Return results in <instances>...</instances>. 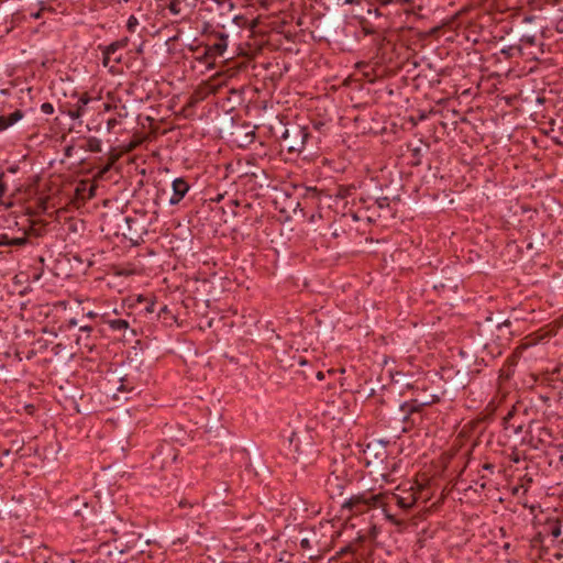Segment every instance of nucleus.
Here are the masks:
<instances>
[{
	"label": "nucleus",
	"mask_w": 563,
	"mask_h": 563,
	"mask_svg": "<svg viewBox=\"0 0 563 563\" xmlns=\"http://www.w3.org/2000/svg\"><path fill=\"white\" fill-rule=\"evenodd\" d=\"M273 136L279 140L282 150L288 154L309 158L318 150L320 136L314 135L308 125H300L295 122H284L278 117L269 124Z\"/></svg>",
	"instance_id": "1"
},
{
	"label": "nucleus",
	"mask_w": 563,
	"mask_h": 563,
	"mask_svg": "<svg viewBox=\"0 0 563 563\" xmlns=\"http://www.w3.org/2000/svg\"><path fill=\"white\" fill-rule=\"evenodd\" d=\"M474 331L477 335V344L482 345L481 364L485 366L503 354L512 338L511 321L501 320L493 313L483 321H477Z\"/></svg>",
	"instance_id": "2"
},
{
	"label": "nucleus",
	"mask_w": 563,
	"mask_h": 563,
	"mask_svg": "<svg viewBox=\"0 0 563 563\" xmlns=\"http://www.w3.org/2000/svg\"><path fill=\"white\" fill-rule=\"evenodd\" d=\"M225 74L227 73H214L208 80L198 85L183 108V113L186 118L192 117L196 106L209 95H218L223 88H227Z\"/></svg>",
	"instance_id": "3"
},
{
	"label": "nucleus",
	"mask_w": 563,
	"mask_h": 563,
	"mask_svg": "<svg viewBox=\"0 0 563 563\" xmlns=\"http://www.w3.org/2000/svg\"><path fill=\"white\" fill-rule=\"evenodd\" d=\"M440 398L437 395H431L424 400L412 399L400 404L399 409L402 412V422L410 426L420 423L422 421V409L438 402ZM404 431H407V426L404 427Z\"/></svg>",
	"instance_id": "4"
},
{
	"label": "nucleus",
	"mask_w": 563,
	"mask_h": 563,
	"mask_svg": "<svg viewBox=\"0 0 563 563\" xmlns=\"http://www.w3.org/2000/svg\"><path fill=\"white\" fill-rule=\"evenodd\" d=\"M342 507L347 509L353 515H361L373 508H380L379 494H373L365 490L347 498Z\"/></svg>",
	"instance_id": "5"
},
{
	"label": "nucleus",
	"mask_w": 563,
	"mask_h": 563,
	"mask_svg": "<svg viewBox=\"0 0 563 563\" xmlns=\"http://www.w3.org/2000/svg\"><path fill=\"white\" fill-rule=\"evenodd\" d=\"M95 521L98 528L96 530L97 534L101 536V539H104V542H109L119 536L124 528H126V523L115 515L114 511L108 512L104 518L95 517Z\"/></svg>",
	"instance_id": "6"
},
{
	"label": "nucleus",
	"mask_w": 563,
	"mask_h": 563,
	"mask_svg": "<svg viewBox=\"0 0 563 563\" xmlns=\"http://www.w3.org/2000/svg\"><path fill=\"white\" fill-rule=\"evenodd\" d=\"M96 504L88 503L85 497L76 496L67 503L66 509L68 515L77 518L79 521L96 525Z\"/></svg>",
	"instance_id": "7"
},
{
	"label": "nucleus",
	"mask_w": 563,
	"mask_h": 563,
	"mask_svg": "<svg viewBox=\"0 0 563 563\" xmlns=\"http://www.w3.org/2000/svg\"><path fill=\"white\" fill-rule=\"evenodd\" d=\"M380 498V508L385 515V518L393 525H401V520L397 519V515L393 514L391 506L395 505L402 511H408L409 508L407 507L404 498H400V494L397 492H384L379 493Z\"/></svg>",
	"instance_id": "8"
},
{
	"label": "nucleus",
	"mask_w": 563,
	"mask_h": 563,
	"mask_svg": "<svg viewBox=\"0 0 563 563\" xmlns=\"http://www.w3.org/2000/svg\"><path fill=\"white\" fill-rule=\"evenodd\" d=\"M128 43L129 38L123 37L106 46L102 51V65L108 67L109 70H119L114 64L121 63L122 53L120 51L124 49Z\"/></svg>",
	"instance_id": "9"
},
{
	"label": "nucleus",
	"mask_w": 563,
	"mask_h": 563,
	"mask_svg": "<svg viewBox=\"0 0 563 563\" xmlns=\"http://www.w3.org/2000/svg\"><path fill=\"white\" fill-rule=\"evenodd\" d=\"M230 135L231 142L235 143L239 147H246L255 139V132L249 123H233Z\"/></svg>",
	"instance_id": "10"
},
{
	"label": "nucleus",
	"mask_w": 563,
	"mask_h": 563,
	"mask_svg": "<svg viewBox=\"0 0 563 563\" xmlns=\"http://www.w3.org/2000/svg\"><path fill=\"white\" fill-rule=\"evenodd\" d=\"M142 539V534L135 531H126L125 528L122 532L113 539L114 542H120V544L115 545V550L119 553L123 554L133 549L137 548V542Z\"/></svg>",
	"instance_id": "11"
},
{
	"label": "nucleus",
	"mask_w": 563,
	"mask_h": 563,
	"mask_svg": "<svg viewBox=\"0 0 563 563\" xmlns=\"http://www.w3.org/2000/svg\"><path fill=\"white\" fill-rule=\"evenodd\" d=\"M124 221L126 223L128 233L124 235L131 241L133 245H139L140 242L143 241V235L147 233L146 228L143 225L137 218L125 217Z\"/></svg>",
	"instance_id": "12"
},
{
	"label": "nucleus",
	"mask_w": 563,
	"mask_h": 563,
	"mask_svg": "<svg viewBox=\"0 0 563 563\" xmlns=\"http://www.w3.org/2000/svg\"><path fill=\"white\" fill-rule=\"evenodd\" d=\"M228 47V35L224 33H217L213 37H209V43L207 44V55L211 57L223 56L224 52Z\"/></svg>",
	"instance_id": "13"
},
{
	"label": "nucleus",
	"mask_w": 563,
	"mask_h": 563,
	"mask_svg": "<svg viewBox=\"0 0 563 563\" xmlns=\"http://www.w3.org/2000/svg\"><path fill=\"white\" fill-rule=\"evenodd\" d=\"M363 78H366L368 82H373L376 79V73H351L343 79V86L350 87L353 90H362Z\"/></svg>",
	"instance_id": "14"
},
{
	"label": "nucleus",
	"mask_w": 563,
	"mask_h": 563,
	"mask_svg": "<svg viewBox=\"0 0 563 563\" xmlns=\"http://www.w3.org/2000/svg\"><path fill=\"white\" fill-rule=\"evenodd\" d=\"M283 73H272L271 76H263L262 79L258 78V75H255L254 87L256 91H266L267 93H273L276 89L277 81L282 78Z\"/></svg>",
	"instance_id": "15"
},
{
	"label": "nucleus",
	"mask_w": 563,
	"mask_h": 563,
	"mask_svg": "<svg viewBox=\"0 0 563 563\" xmlns=\"http://www.w3.org/2000/svg\"><path fill=\"white\" fill-rule=\"evenodd\" d=\"M172 188L173 195L169 199V203L172 206H176L184 199L186 194L189 191L190 186L184 177H178L173 180Z\"/></svg>",
	"instance_id": "16"
},
{
	"label": "nucleus",
	"mask_w": 563,
	"mask_h": 563,
	"mask_svg": "<svg viewBox=\"0 0 563 563\" xmlns=\"http://www.w3.org/2000/svg\"><path fill=\"white\" fill-rule=\"evenodd\" d=\"M509 73H489L487 77H481V84L479 86H486V90L488 92L492 91H498L499 88L497 87L498 84H501L504 78H507Z\"/></svg>",
	"instance_id": "17"
},
{
	"label": "nucleus",
	"mask_w": 563,
	"mask_h": 563,
	"mask_svg": "<svg viewBox=\"0 0 563 563\" xmlns=\"http://www.w3.org/2000/svg\"><path fill=\"white\" fill-rule=\"evenodd\" d=\"M290 445L294 446V451L298 454V457L306 459L309 454L316 452L312 443L307 441L305 446H301V441L296 432L292 433L289 439Z\"/></svg>",
	"instance_id": "18"
},
{
	"label": "nucleus",
	"mask_w": 563,
	"mask_h": 563,
	"mask_svg": "<svg viewBox=\"0 0 563 563\" xmlns=\"http://www.w3.org/2000/svg\"><path fill=\"white\" fill-rule=\"evenodd\" d=\"M396 391L393 386L383 385L379 391L376 393L374 389L371 390L368 397H375L377 402L380 405H389L395 396Z\"/></svg>",
	"instance_id": "19"
},
{
	"label": "nucleus",
	"mask_w": 563,
	"mask_h": 563,
	"mask_svg": "<svg viewBox=\"0 0 563 563\" xmlns=\"http://www.w3.org/2000/svg\"><path fill=\"white\" fill-rule=\"evenodd\" d=\"M442 73H431V78L429 79L428 78V75L427 73H418L413 78H412V81H413V86L417 88V89H420L422 88L424 85H427L428 87H431L434 82H440V79H439V76L441 75Z\"/></svg>",
	"instance_id": "20"
},
{
	"label": "nucleus",
	"mask_w": 563,
	"mask_h": 563,
	"mask_svg": "<svg viewBox=\"0 0 563 563\" xmlns=\"http://www.w3.org/2000/svg\"><path fill=\"white\" fill-rule=\"evenodd\" d=\"M395 492L400 494V498H404L409 510L416 505L418 497L416 492L413 490L412 485H409L408 487H402L401 485H399L397 486Z\"/></svg>",
	"instance_id": "21"
},
{
	"label": "nucleus",
	"mask_w": 563,
	"mask_h": 563,
	"mask_svg": "<svg viewBox=\"0 0 563 563\" xmlns=\"http://www.w3.org/2000/svg\"><path fill=\"white\" fill-rule=\"evenodd\" d=\"M29 243L26 233H22L21 236H10L7 233L0 234V246H24Z\"/></svg>",
	"instance_id": "22"
},
{
	"label": "nucleus",
	"mask_w": 563,
	"mask_h": 563,
	"mask_svg": "<svg viewBox=\"0 0 563 563\" xmlns=\"http://www.w3.org/2000/svg\"><path fill=\"white\" fill-rule=\"evenodd\" d=\"M345 487V481L341 479L339 476L333 473L327 479V488L331 494L338 493L342 495V492Z\"/></svg>",
	"instance_id": "23"
},
{
	"label": "nucleus",
	"mask_w": 563,
	"mask_h": 563,
	"mask_svg": "<svg viewBox=\"0 0 563 563\" xmlns=\"http://www.w3.org/2000/svg\"><path fill=\"white\" fill-rule=\"evenodd\" d=\"M117 115L114 118H109L106 123H107V132L108 133H111L114 131L115 126L121 124V120L123 118H125L128 115V111L125 109V107H120V109L117 110Z\"/></svg>",
	"instance_id": "24"
},
{
	"label": "nucleus",
	"mask_w": 563,
	"mask_h": 563,
	"mask_svg": "<svg viewBox=\"0 0 563 563\" xmlns=\"http://www.w3.org/2000/svg\"><path fill=\"white\" fill-rule=\"evenodd\" d=\"M332 121V119L330 117H328L327 114H324L323 117L321 118H311V124H312V129L317 132L316 135H319L321 137V135L323 134V131L324 129L328 126V124Z\"/></svg>",
	"instance_id": "25"
},
{
	"label": "nucleus",
	"mask_w": 563,
	"mask_h": 563,
	"mask_svg": "<svg viewBox=\"0 0 563 563\" xmlns=\"http://www.w3.org/2000/svg\"><path fill=\"white\" fill-rule=\"evenodd\" d=\"M544 531L553 538H559L562 533V525L559 519L548 520L543 527Z\"/></svg>",
	"instance_id": "26"
},
{
	"label": "nucleus",
	"mask_w": 563,
	"mask_h": 563,
	"mask_svg": "<svg viewBox=\"0 0 563 563\" xmlns=\"http://www.w3.org/2000/svg\"><path fill=\"white\" fill-rule=\"evenodd\" d=\"M102 322L108 324L113 331H122L129 328V323L124 319H106V317L102 316Z\"/></svg>",
	"instance_id": "27"
},
{
	"label": "nucleus",
	"mask_w": 563,
	"mask_h": 563,
	"mask_svg": "<svg viewBox=\"0 0 563 563\" xmlns=\"http://www.w3.org/2000/svg\"><path fill=\"white\" fill-rule=\"evenodd\" d=\"M157 318L163 319L164 324L170 325L173 322L176 321L175 316L172 313V311L168 309L166 305H163L158 311H157Z\"/></svg>",
	"instance_id": "28"
},
{
	"label": "nucleus",
	"mask_w": 563,
	"mask_h": 563,
	"mask_svg": "<svg viewBox=\"0 0 563 563\" xmlns=\"http://www.w3.org/2000/svg\"><path fill=\"white\" fill-rule=\"evenodd\" d=\"M550 124V133H552V141L558 145H563V125L555 128L554 121H551Z\"/></svg>",
	"instance_id": "29"
},
{
	"label": "nucleus",
	"mask_w": 563,
	"mask_h": 563,
	"mask_svg": "<svg viewBox=\"0 0 563 563\" xmlns=\"http://www.w3.org/2000/svg\"><path fill=\"white\" fill-rule=\"evenodd\" d=\"M23 115H24V113L21 110H19V109L13 111L9 115H4L5 117V123H3V125L1 128H7L8 129V128L12 126L14 123L20 121L23 118Z\"/></svg>",
	"instance_id": "30"
},
{
	"label": "nucleus",
	"mask_w": 563,
	"mask_h": 563,
	"mask_svg": "<svg viewBox=\"0 0 563 563\" xmlns=\"http://www.w3.org/2000/svg\"><path fill=\"white\" fill-rule=\"evenodd\" d=\"M87 151L92 153H100L102 151L101 141L98 137H89L87 140Z\"/></svg>",
	"instance_id": "31"
},
{
	"label": "nucleus",
	"mask_w": 563,
	"mask_h": 563,
	"mask_svg": "<svg viewBox=\"0 0 563 563\" xmlns=\"http://www.w3.org/2000/svg\"><path fill=\"white\" fill-rule=\"evenodd\" d=\"M519 41L522 44H526V45H529V46H534L536 45V41H537V31L533 30L532 32H528V33L521 34Z\"/></svg>",
	"instance_id": "32"
},
{
	"label": "nucleus",
	"mask_w": 563,
	"mask_h": 563,
	"mask_svg": "<svg viewBox=\"0 0 563 563\" xmlns=\"http://www.w3.org/2000/svg\"><path fill=\"white\" fill-rule=\"evenodd\" d=\"M525 349L526 346H519L512 352V354L507 358V363L509 364V366L517 365L518 360L520 358L521 353Z\"/></svg>",
	"instance_id": "33"
},
{
	"label": "nucleus",
	"mask_w": 563,
	"mask_h": 563,
	"mask_svg": "<svg viewBox=\"0 0 563 563\" xmlns=\"http://www.w3.org/2000/svg\"><path fill=\"white\" fill-rule=\"evenodd\" d=\"M250 66L252 68H255V65L252 64L251 59H244L242 63H236V64L232 65L231 67L227 68L225 70L240 71V70H244V69L249 68Z\"/></svg>",
	"instance_id": "34"
},
{
	"label": "nucleus",
	"mask_w": 563,
	"mask_h": 563,
	"mask_svg": "<svg viewBox=\"0 0 563 563\" xmlns=\"http://www.w3.org/2000/svg\"><path fill=\"white\" fill-rule=\"evenodd\" d=\"M345 554H352L353 558L360 556L358 553L356 552V550L354 549V547L352 544H347L344 548L340 549L336 552L335 558H342Z\"/></svg>",
	"instance_id": "35"
},
{
	"label": "nucleus",
	"mask_w": 563,
	"mask_h": 563,
	"mask_svg": "<svg viewBox=\"0 0 563 563\" xmlns=\"http://www.w3.org/2000/svg\"><path fill=\"white\" fill-rule=\"evenodd\" d=\"M456 376H457V379L454 383V387H456V388H465L466 385H467V374L464 373V372L461 373L460 371H456Z\"/></svg>",
	"instance_id": "36"
},
{
	"label": "nucleus",
	"mask_w": 563,
	"mask_h": 563,
	"mask_svg": "<svg viewBox=\"0 0 563 563\" xmlns=\"http://www.w3.org/2000/svg\"><path fill=\"white\" fill-rule=\"evenodd\" d=\"M186 0H170L169 4L167 5L168 10L172 14L178 15L180 13V3L185 2Z\"/></svg>",
	"instance_id": "37"
},
{
	"label": "nucleus",
	"mask_w": 563,
	"mask_h": 563,
	"mask_svg": "<svg viewBox=\"0 0 563 563\" xmlns=\"http://www.w3.org/2000/svg\"><path fill=\"white\" fill-rule=\"evenodd\" d=\"M531 59L538 60V65L531 66L528 70L533 71L537 70L538 67H551V60L550 59H539L536 55L531 57Z\"/></svg>",
	"instance_id": "38"
},
{
	"label": "nucleus",
	"mask_w": 563,
	"mask_h": 563,
	"mask_svg": "<svg viewBox=\"0 0 563 563\" xmlns=\"http://www.w3.org/2000/svg\"><path fill=\"white\" fill-rule=\"evenodd\" d=\"M139 26V19L135 15H130L126 21V30L130 33H134Z\"/></svg>",
	"instance_id": "39"
},
{
	"label": "nucleus",
	"mask_w": 563,
	"mask_h": 563,
	"mask_svg": "<svg viewBox=\"0 0 563 563\" xmlns=\"http://www.w3.org/2000/svg\"><path fill=\"white\" fill-rule=\"evenodd\" d=\"M428 118V114L424 111H419L417 117L411 115L409 121L412 125H417L419 122L424 121Z\"/></svg>",
	"instance_id": "40"
},
{
	"label": "nucleus",
	"mask_w": 563,
	"mask_h": 563,
	"mask_svg": "<svg viewBox=\"0 0 563 563\" xmlns=\"http://www.w3.org/2000/svg\"><path fill=\"white\" fill-rule=\"evenodd\" d=\"M23 233H26V238L29 235L41 236L42 235V229L41 228H35L34 225H30L27 230H23Z\"/></svg>",
	"instance_id": "41"
},
{
	"label": "nucleus",
	"mask_w": 563,
	"mask_h": 563,
	"mask_svg": "<svg viewBox=\"0 0 563 563\" xmlns=\"http://www.w3.org/2000/svg\"><path fill=\"white\" fill-rule=\"evenodd\" d=\"M41 111L44 114H53L54 113V106L51 102H44L41 104Z\"/></svg>",
	"instance_id": "42"
},
{
	"label": "nucleus",
	"mask_w": 563,
	"mask_h": 563,
	"mask_svg": "<svg viewBox=\"0 0 563 563\" xmlns=\"http://www.w3.org/2000/svg\"><path fill=\"white\" fill-rule=\"evenodd\" d=\"M4 172H0V198H2L7 192V184L4 181Z\"/></svg>",
	"instance_id": "43"
},
{
	"label": "nucleus",
	"mask_w": 563,
	"mask_h": 563,
	"mask_svg": "<svg viewBox=\"0 0 563 563\" xmlns=\"http://www.w3.org/2000/svg\"><path fill=\"white\" fill-rule=\"evenodd\" d=\"M376 205L379 209H384V208H387L389 206V198L384 196V197H378L376 199Z\"/></svg>",
	"instance_id": "44"
},
{
	"label": "nucleus",
	"mask_w": 563,
	"mask_h": 563,
	"mask_svg": "<svg viewBox=\"0 0 563 563\" xmlns=\"http://www.w3.org/2000/svg\"><path fill=\"white\" fill-rule=\"evenodd\" d=\"M155 306H156V301L152 300V301H147L145 307H144V311L145 313H154L155 312Z\"/></svg>",
	"instance_id": "45"
},
{
	"label": "nucleus",
	"mask_w": 563,
	"mask_h": 563,
	"mask_svg": "<svg viewBox=\"0 0 563 563\" xmlns=\"http://www.w3.org/2000/svg\"><path fill=\"white\" fill-rule=\"evenodd\" d=\"M518 96L517 95H509V96H505L503 97V99L506 101V103L508 106H512L514 102L517 100Z\"/></svg>",
	"instance_id": "46"
},
{
	"label": "nucleus",
	"mask_w": 563,
	"mask_h": 563,
	"mask_svg": "<svg viewBox=\"0 0 563 563\" xmlns=\"http://www.w3.org/2000/svg\"><path fill=\"white\" fill-rule=\"evenodd\" d=\"M300 548L303 550H308L311 548L310 540L308 538H303L300 540Z\"/></svg>",
	"instance_id": "47"
},
{
	"label": "nucleus",
	"mask_w": 563,
	"mask_h": 563,
	"mask_svg": "<svg viewBox=\"0 0 563 563\" xmlns=\"http://www.w3.org/2000/svg\"><path fill=\"white\" fill-rule=\"evenodd\" d=\"M89 100H90V98H89V97H87L86 95H84V96H81V97L79 98L78 103H79V106H81V108H82L84 106L88 104Z\"/></svg>",
	"instance_id": "48"
},
{
	"label": "nucleus",
	"mask_w": 563,
	"mask_h": 563,
	"mask_svg": "<svg viewBox=\"0 0 563 563\" xmlns=\"http://www.w3.org/2000/svg\"><path fill=\"white\" fill-rule=\"evenodd\" d=\"M42 11L43 9H40L35 12H30V16L34 20H37V19H41L42 18Z\"/></svg>",
	"instance_id": "49"
},
{
	"label": "nucleus",
	"mask_w": 563,
	"mask_h": 563,
	"mask_svg": "<svg viewBox=\"0 0 563 563\" xmlns=\"http://www.w3.org/2000/svg\"><path fill=\"white\" fill-rule=\"evenodd\" d=\"M81 110H82V108H81V106H79L76 111H71L70 112V117L73 119H76V118L80 117L81 115Z\"/></svg>",
	"instance_id": "50"
},
{
	"label": "nucleus",
	"mask_w": 563,
	"mask_h": 563,
	"mask_svg": "<svg viewBox=\"0 0 563 563\" xmlns=\"http://www.w3.org/2000/svg\"><path fill=\"white\" fill-rule=\"evenodd\" d=\"M79 331H80V332H86V333H87V335L89 336V333L92 331V327H91V325H81V327L79 328Z\"/></svg>",
	"instance_id": "51"
},
{
	"label": "nucleus",
	"mask_w": 563,
	"mask_h": 563,
	"mask_svg": "<svg viewBox=\"0 0 563 563\" xmlns=\"http://www.w3.org/2000/svg\"><path fill=\"white\" fill-rule=\"evenodd\" d=\"M494 468H495V465H494V464H492V463H485V464L483 465V470L488 471L489 473H493V472H494Z\"/></svg>",
	"instance_id": "52"
},
{
	"label": "nucleus",
	"mask_w": 563,
	"mask_h": 563,
	"mask_svg": "<svg viewBox=\"0 0 563 563\" xmlns=\"http://www.w3.org/2000/svg\"><path fill=\"white\" fill-rule=\"evenodd\" d=\"M509 49L510 51H515L516 49L520 55H525L523 47L521 45L510 46Z\"/></svg>",
	"instance_id": "53"
},
{
	"label": "nucleus",
	"mask_w": 563,
	"mask_h": 563,
	"mask_svg": "<svg viewBox=\"0 0 563 563\" xmlns=\"http://www.w3.org/2000/svg\"><path fill=\"white\" fill-rule=\"evenodd\" d=\"M536 19H537V18H536L534 15H526V16L523 18L522 22H525V23H532V22H534V21H536Z\"/></svg>",
	"instance_id": "54"
},
{
	"label": "nucleus",
	"mask_w": 563,
	"mask_h": 563,
	"mask_svg": "<svg viewBox=\"0 0 563 563\" xmlns=\"http://www.w3.org/2000/svg\"><path fill=\"white\" fill-rule=\"evenodd\" d=\"M412 156L419 159V157L421 156V148L420 147L413 148Z\"/></svg>",
	"instance_id": "55"
},
{
	"label": "nucleus",
	"mask_w": 563,
	"mask_h": 563,
	"mask_svg": "<svg viewBox=\"0 0 563 563\" xmlns=\"http://www.w3.org/2000/svg\"><path fill=\"white\" fill-rule=\"evenodd\" d=\"M18 170H19L18 165H12V166L8 167V172L11 174H15Z\"/></svg>",
	"instance_id": "56"
},
{
	"label": "nucleus",
	"mask_w": 563,
	"mask_h": 563,
	"mask_svg": "<svg viewBox=\"0 0 563 563\" xmlns=\"http://www.w3.org/2000/svg\"><path fill=\"white\" fill-rule=\"evenodd\" d=\"M141 81H142V78L141 77H137L136 80L132 84V87L134 89H137L139 86L141 85Z\"/></svg>",
	"instance_id": "57"
},
{
	"label": "nucleus",
	"mask_w": 563,
	"mask_h": 563,
	"mask_svg": "<svg viewBox=\"0 0 563 563\" xmlns=\"http://www.w3.org/2000/svg\"><path fill=\"white\" fill-rule=\"evenodd\" d=\"M361 0H344V4H358Z\"/></svg>",
	"instance_id": "58"
},
{
	"label": "nucleus",
	"mask_w": 563,
	"mask_h": 563,
	"mask_svg": "<svg viewBox=\"0 0 563 563\" xmlns=\"http://www.w3.org/2000/svg\"><path fill=\"white\" fill-rule=\"evenodd\" d=\"M376 1L379 2L383 5H386V4L395 2V0H376Z\"/></svg>",
	"instance_id": "59"
},
{
	"label": "nucleus",
	"mask_w": 563,
	"mask_h": 563,
	"mask_svg": "<svg viewBox=\"0 0 563 563\" xmlns=\"http://www.w3.org/2000/svg\"><path fill=\"white\" fill-rule=\"evenodd\" d=\"M86 316H87L88 318H90V319H93V318H96V317L98 316V313H96V312H93V311H89V312H87V314H86Z\"/></svg>",
	"instance_id": "60"
},
{
	"label": "nucleus",
	"mask_w": 563,
	"mask_h": 563,
	"mask_svg": "<svg viewBox=\"0 0 563 563\" xmlns=\"http://www.w3.org/2000/svg\"><path fill=\"white\" fill-rule=\"evenodd\" d=\"M344 563H361V559H360V556H355L352 559L351 562H344Z\"/></svg>",
	"instance_id": "61"
},
{
	"label": "nucleus",
	"mask_w": 563,
	"mask_h": 563,
	"mask_svg": "<svg viewBox=\"0 0 563 563\" xmlns=\"http://www.w3.org/2000/svg\"><path fill=\"white\" fill-rule=\"evenodd\" d=\"M514 416L512 411H509L507 416L504 418L506 421H508Z\"/></svg>",
	"instance_id": "62"
},
{
	"label": "nucleus",
	"mask_w": 563,
	"mask_h": 563,
	"mask_svg": "<svg viewBox=\"0 0 563 563\" xmlns=\"http://www.w3.org/2000/svg\"><path fill=\"white\" fill-rule=\"evenodd\" d=\"M439 31H440V27H432V29L430 30V34H435V33H438Z\"/></svg>",
	"instance_id": "63"
},
{
	"label": "nucleus",
	"mask_w": 563,
	"mask_h": 563,
	"mask_svg": "<svg viewBox=\"0 0 563 563\" xmlns=\"http://www.w3.org/2000/svg\"><path fill=\"white\" fill-rule=\"evenodd\" d=\"M317 378H318V379H323V378H324L323 373H322V372H318V373H317Z\"/></svg>",
	"instance_id": "64"
}]
</instances>
